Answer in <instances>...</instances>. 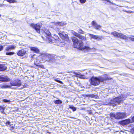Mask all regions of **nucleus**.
<instances>
[{"label":"nucleus","mask_w":134,"mask_h":134,"mask_svg":"<svg viewBox=\"0 0 134 134\" xmlns=\"http://www.w3.org/2000/svg\"><path fill=\"white\" fill-rule=\"evenodd\" d=\"M30 26L32 27L39 34L41 35L42 38L46 37L49 42H51L52 39L51 34L48 29L44 27L41 30V28L42 26V24L41 23H38L36 24L32 23L30 24Z\"/></svg>","instance_id":"1"},{"label":"nucleus","mask_w":134,"mask_h":134,"mask_svg":"<svg viewBox=\"0 0 134 134\" xmlns=\"http://www.w3.org/2000/svg\"><path fill=\"white\" fill-rule=\"evenodd\" d=\"M129 95L128 94H122L120 96L116 97L111 100L110 103L113 106H115L117 104H119L120 103L122 102L123 100L125 99L126 97Z\"/></svg>","instance_id":"2"},{"label":"nucleus","mask_w":134,"mask_h":134,"mask_svg":"<svg viewBox=\"0 0 134 134\" xmlns=\"http://www.w3.org/2000/svg\"><path fill=\"white\" fill-rule=\"evenodd\" d=\"M71 38L73 42V45L74 48L80 50L84 49L83 43L82 41H79L77 38L75 37H72Z\"/></svg>","instance_id":"3"},{"label":"nucleus","mask_w":134,"mask_h":134,"mask_svg":"<svg viewBox=\"0 0 134 134\" xmlns=\"http://www.w3.org/2000/svg\"><path fill=\"white\" fill-rule=\"evenodd\" d=\"M111 117L113 118L116 119H120L126 118L127 117L125 113L117 112L116 113H111L110 114Z\"/></svg>","instance_id":"4"},{"label":"nucleus","mask_w":134,"mask_h":134,"mask_svg":"<svg viewBox=\"0 0 134 134\" xmlns=\"http://www.w3.org/2000/svg\"><path fill=\"white\" fill-rule=\"evenodd\" d=\"M64 31H62L61 32L59 33L58 34L63 41L69 42L70 41L69 37L67 34H64Z\"/></svg>","instance_id":"5"},{"label":"nucleus","mask_w":134,"mask_h":134,"mask_svg":"<svg viewBox=\"0 0 134 134\" xmlns=\"http://www.w3.org/2000/svg\"><path fill=\"white\" fill-rule=\"evenodd\" d=\"M91 83L93 85L97 86L99 85L100 83V81L99 78V76L98 77H96L93 76L91 79Z\"/></svg>","instance_id":"6"},{"label":"nucleus","mask_w":134,"mask_h":134,"mask_svg":"<svg viewBox=\"0 0 134 134\" xmlns=\"http://www.w3.org/2000/svg\"><path fill=\"white\" fill-rule=\"evenodd\" d=\"M11 86H17L19 87L21 85V81L19 79H17L10 82Z\"/></svg>","instance_id":"7"},{"label":"nucleus","mask_w":134,"mask_h":134,"mask_svg":"<svg viewBox=\"0 0 134 134\" xmlns=\"http://www.w3.org/2000/svg\"><path fill=\"white\" fill-rule=\"evenodd\" d=\"M89 36L91 37V38L96 40L98 41H100L102 40L105 39L104 36H99L92 34H90Z\"/></svg>","instance_id":"8"},{"label":"nucleus","mask_w":134,"mask_h":134,"mask_svg":"<svg viewBox=\"0 0 134 134\" xmlns=\"http://www.w3.org/2000/svg\"><path fill=\"white\" fill-rule=\"evenodd\" d=\"M99 78L101 82H103L106 80H111L112 78L109 77L108 75H103L101 76H99Z\"/></svg>","instance_id":"9"},{"label":"nucleus","mask_w":134,"mask_h":134,"mask_svg":"<svg viewBox=\"0 0 134 134\" xmlns=\"http://www.w3.org/2000/svg\"><path fill=\"white\" fill-rule=\"evenodd\" d=\"M26 53V51L24 49L19 50L17 52V55L20 57H22L24 56Z\"/></svg>","instance_id":"10"},{"label":"nucleus","mask_w":134,"mask_h":134,"mask_svg":"<svg viewBox=\"0 0 134 134\" xmlns=\"http://www.w3.org/2000/svg\"><path fill=\"white\" fill-rule=\"evenodd\" d=\"M40 61L38 59H36L34 62V64L35 65L37 66L38 67H40V68L44 69L45 68L44 66L43 65H40Z\"/></svg>","instance_id":"11"},{"label":"nucleus","mask_w":134,"mask_h":134,"mask_svg":"<svg viewBox=\"0 0 134 134\" xmlns=\"http://www.w3.org/2000/svg\"><path fill=\"white\" fill-rule=\"evenodd\" d=\"M132 123L131 120L128 119L120 121V124L122 125H127L129 123Z\"/></svg>","instance_id":"12"},{"label":"nucleus","mask_w":134,"mask_h":134,"mask_svg":"<svg viewBox=\"0 0 134 134\" xmlns=\"http://www.w3.org/2000/svg\"><path fill=\"white\" fill-rule=\"evenodd\" d=\"M10 81V79L7 76H5L4 77L3 75L0 76V81L2 82H7L9 81Z\"/></svg>","instance_id":"13"},{"label":"nucleus","mask_w":134,"mask_h":134,"mask_svg":"<svg viewBox=\"0 0 134 134\" xmlns=\"http://www.w3.org/2000/svg\"><path fill=\"white\" fill-rule=\"evenodd\" d=\"M92 25L94 28L97 29H100L101 27V26L100 25H98L94 21H92Z\"/></svg>","instance_id":"14"},{"label":"nucleus","mask_w":134,"mask_h":134,"mask_svg":"<svg viewBox=\"0 0 134 134\" xmlns=\"http://www.w3.org/2000/svg\"><path fill=\"white\" fill-rule=\"evenodd\" d=\"M7 69V67L4 64H0V71H4Z\"/></svg>","instance_id":"15"},{"label":"nucleus","mask_w":134,"mask_h":134,"mask_svg":"<svg viewBox=\"0 0 134 134\" xmlns=\"http://www.w3.org/2000/svg\"><path fill=\"white\" fill-rule=\"evenodd\" d=\"M30 49L31 51L37 53H38L40 52L39 49L37 47H31L30 48Z\"/></svg>","instance_id":"16"},{"label":"nucleus","mask_w":134,"mask_h":134,"mask_svg":"<svg viewBox=\"0 0 134 134\" xmlns=\"http://www.w3.org/2000/svg\"><path fill=\"white\" fill-rule=\"evenodd\" d=\"M6 108V106L4 105H0V111L3 114H5L4 110Z\"/></svg>","instance_id":"17"},{"label":"nucleus","mask_w":134,"mask_h":134,"mask_svg":"<svg viewBox=\"0 0 134 134\" xmlns=\"http://www.w3.org/2000/svg\"><path fill=\"white\" fill-rule=\"evenodd\" d=\"M40 55L41 56V58L43 60L46 59L48 57V55L46 53H41L40 54Z\"/></svg>","instance_id":"18"},{"label":"nucleus","mask_w":134,"mask_h":134,"mask_svg":"<svg viewBox=\"0 0 134 134\" xmlns=\"http://www.w3.org/2000/svg\"><path fill=\"white\" fill-rule=\"evenodd\" d=\"M16 46L14 45L10 46L7 47L6 49V50L7 51L11 50L14 49H15Z\"/></svg>","instance_id":"19"},{"label":"nucleus","mask_w":134,"mask_h":134,"mask_svg":"<svg viewBox=\"0 0 134 134\" xmlns=\"http://www.w3.org/2000/svg\"><path fill=\"white\" fill-rule=\"evenodd\" d=\"M119 37V38L124 40H127L128 37L126 35L123 34L122 33H120Z\"/></svg>","instance_id":"20"},{"label":"nucleus","mask_w":134,"mask_h":134,"mask_svg":"<svg viewBox=\"0 0 134 134\" xmlns=\"http://www.w3.org/2000/svg\"><path fill=\"white\" fill-rule=\"evenodd\" d=\"M120 33H119L115 31L112 32L110 34L113 35L115 37L119 38Z\"/></svg>","instance_id":"21"},{"label":"nucleus","mask_w":134,"mask_h":134,"mask_svg":"<svg viewBox=\"0 0 134 134\" xmlns=\"http://www.w3.org/2000/svg\"><path fill=\"white\" fill-rule=\"evenodd\" d=\"M54 102L55 104H61L62 102L60 99H57L55 100L54 101Z\"/></svg>","instance_id":"22"},{"label":"nucleus","mask_w":134,"mask_h":134,"mask_svg":"<svg viewBox=\"0 0 134 134\" xmlns=\"http://www.w3.org/2000/svg\"><path fill=\"white\" fill-rule=\"evenodd\" d=\"M9 86L6 84H1L0 85V87L2 88H8Z\"/></svg>","instance_id":"23"},{"label":"nucleus","mask_w":134,"mask_h":134,"mask_svg":"<svg viewBox=\"0 0 134 134\" xmlns=\"http://www.w3.org/2000/svg\"><path fill=\"white\" fill-rule=\"evenodd\" d=\"M84 52L86 51L88 52L91 49L89 47L84 46Z\"/></svg>","instance_id":"24"},{"label":"nucleus","mask_w":134,"mask_h":134,"mask_svg":"<svg viewBox=\"0 0 134 134\" xmlns=\"http://www.w3.org/2000/svg\"><path fill=\"white\" fill-rule=\"evenodd\" d=\"M69 108L71 109L73 111H75L76 110V108L74 107V106L73 105H70Z\"/></svg>","instance_id":"25"},{"label":"nucleus","mask_w":134,"mask_h":134,"mask_svg":"<svg viewBox=\"0 0 134 134\" xmlns=\"http://www.w3.org/2000/svg\"><path fill=\"white\" fill-rule=\"evenodd\" d=\"M7 2L9 3H16L17 2L15 0H5Z\"/></svg>","instance_id":"26"},{"label":"nucleus","mask_w":134,"mask_h":134,"mask_svg":"<svg viewBox=\"0 0 134 134\" xmlns=\"http://www.w3.org/2000/svg\"><path fill=\"white\" fill-rule=\"evenodd\" d=\"M52 37L56 40H58L59 39L58 36L55 34H54L53 35V37Z\"/></svg>","instance_id":"27"},{"label":"nucleus","mask_w":134,"mask_h":134,"mask_svg":"<svg viewBox=\"0 0 134 134\" xmlns=\"http://www.w3.org/2000/svg\"><path fill=\"white\" fill-rule=\"evenodd\" d=\"M14 54V52H7L6 53V54L7 55H13Z\"/></svg>","instance_id":"28"},{"label":"nucleus","mask_w":134,"mask_h":134,"mask_svg":"<svg viewBox=\"0 0 134 134\" xmlns=\"http://www.w3.org/2000/svg\"><path fill=\"white\" fill-rule=\"evenodd\" d=\"M128 38L130 39L131 41H134V36H130Z\"/></svg>","instance_id":"29"},{"label":"nucleus","mask_w":134,"mask_h":134,"mask_svg":"<svg viewBox=\"0 0 134 134\" xmlns=\"http://www.w3.org/2000/svg\"><path fill=\"white\" fill-rule=\"evenodd\" d=\"M54 80L55 81L57 82H58V83H61L62 84H63V82L62 81H60L59 80H57V79H54Z\"/></svg>","instance_id":"30"},{"label":"nucleus","mask_w":134,"mask_h":134,"mask_svg":"<svg viewBox=\"0 0 134 134\" xmlns=\"http://www.w3.org/2000/svg\"><path fill=\"white\" fill-rule=\"evenodd\" d=\"M72 33L74 35L77 37H79V34H78L75 32H73Z\"/></svg>","instance_id":"31"},{"label":"nucleus","mask_w":134,"mask_h":134,"mask_svg":"<svg viewBox=\"0 0 134 134\" xmlns=\"http://www.w3.org/2000/svg\"><path fill=\"white\" fill-rule=\"evenodd\" d=\"M3 102L5 103H8L10 102V100L6 99H3Z\"/></svg>","instance_id":"32"},{"label":"nucleus","mask_w":134,"mask_h":134,"mask_svg":"<svg viewBox=\"0 0 134 134\" xmlns=\"http://www.w3.org/2000/svg\"><path fill=\"white\" fill-rule=\"evenodd\" d=\"M10 123H11V122L10 121H7L6 122L5 124L7 126H8V125H9Z\"/></svg>","instance_id":"33"},{"label":"nucleus","mask_w":134,"mask_h":134,"mask_svg":"<svg viewBox=\"0 0 134 134\" xmlns=\"http://www.w3.org/2000/svg\"><path fill=\"white\" fill-rule=\"evenodd\" d=\"M9 126L12 129H14V126L13 124H11L10 123Z\"/></svg>","instance_id":"34"},{"label":"nucleus","mask_w":134,"mask_h":134,"mask_svg":"<svg viewBox=\"0 0 134 134\" xmlns=\"http://www.w3.org/2000/svg\"><path fill=\"white\" fill-rule=\"evenodd\" d=\"M79 37L80 39L81 40L83 39L84 38L83 37L81 36L80 34H79V37Z\"/></svg>","instance_id":"35"},{"label":"nucleus","mask_w":134,"mask_h":134,"mask_svg":"<svg viewBox=\"0 0 134 134\" xmlns=\"http://www.w3.org/2000/svg\"><path fill=\"white\" fill-rule=\"evenodd\" d=\"M3 49V46H0V51H2Z\"/></svg>","instance_id":"36"},{"label":"nucleus","mask_w":134,"mask_h":134,"mask_svg":"<svg viewBox=\"0 0 134 134\" xmlns=\"http://www.w3.org/2000/svg\"><path fill=\"white\" fill-rule=\"evenodd\" d=\"M103 1H107V2H109V3H111V4H113V3L111 2L109 0H103Z\"/></svg>","instance_id":"37"},{"label":"nucleus","mask_w":134,"mask_h":134,"mask_svg":"<svg viewBox=\"0 0 134 134\" xmlns=\"http://www.w3.org/2000/svg\"><path fill=\"white\" fill-rule=\"evenodd\" d=\"M89 96L90 97H92V98H94V97L96 96L94 94H92L90 95H89Z\"/></svg>","instance_id":"38"},{"label":"nucleus","mask_w":134,"mask_h":134,"mask_svg":"<svg viewBox=\"0 0 134 134\" xmlns=\"http://www.w3.org/2000/svg\"><path fill=\"white\" fill-rule=\"evenodd\" d=\"M132 120H131L132 122H134V116H133L132 118H131Z\"/></svg>","instance_id":"39"},{"label":"nucleus","mask_w":134,"mask_h":134,"mask_svg":"<svg viewBox=\"0 0 134 134\" xmlns=\"http://www.w3.org/2000/svg\"><path fill=\"white\" fill-rule=\"evenodd\" d=\"M74 74L75 75V76L77 77L79 75V74L75 72H74Z\"/></svg>","instance_id":"40"},{"label":"nucleus","mask_w":134,"mask_h":134,"mask_svg":"<svg viewBox=\"0 0 134 134\" xmlns=\"http://www.w3.org/2000/svg\"><path fill=\"white\" fill-rule=\"evenodd\" d=\"M80 2L81 3H84V0H79Z\"/></svg>","instance_id":"41"},{"label":"nucleus","mask_w":134,"mask_h":134,"mask_svg":"<svg viewBox=\"0 0 134 134\" xmlns=\"http://www.w3.org/2000/svg\"><path fill=\"white\" fill-rule=\"evenodd\" d=\"M102 31L103 32H106V33H107V32H105V31H104V30H102Z\"/></svg>","instance_id":"42"},{"label":"nucleus","mask_w":134,"mask_h":134,"mask_svg":"<svg viewBox=\"0 0 134 134\" xmlns=\"http://www.w3.org/2000/svg\"><path fill=\"white\" fill-rule=\"evenodd\" d=\"M26 87V86H23V87Z\"/></svg>","instance_id":"43"},{"label":"nucleus","mask_w":134,"mask_h":134,"mask_svg":"<svg viewBox=\"0 0 134 134\" xmlns=\"http://www.w3.org/2000/svg\"><path fill=\"white\" fill-rule=\"evenodd\" d=\"M126 12H127V13H129V12H130V11L127 12V11H126Z\"/></svg>","instance_id":"44"},{"label":"nucleus","mask_w":134,"mask_h":134,"mask_svg":"<svg viewBox=\"0 0 134 134\" xmlns=\"http://www.w3.org/2000/svg\"><path fill=\"white\" fill-rule=\"evenodd\" d=\"M134 131V127L132 129Z\"/></svg>","instance_id":"45"},{"label":"nucleus","mask_w":134,"mask_h":134,"mask_svg":"<svg viewBox=\"0 0 134 134\" xmlns=\"http://www.w3.org/2000/svg\"><path fill=\"white\" fill-rule=\"evenodd\" d=\"M86 1V0H84V3Z\"/></svg>","instance_id":"46"},{"label":"nucleus","mask_w":134,"mask_h":134,"mask_svg":"<svg viewBox=\"0 0 134 134\" xmlns=\"http://www.w3.org/2000/svg\"><path fill=\"white\" fill-rule=\"evenodd\" d=\"M1 14H0V17H1Z\"/></svg>","instance_id":"47"},{"label":"nucleus","mask_w":134,"mask_h":134,"mask_svg":"<svg viewBox=\"0 0 134 134\" xmlns=\"http://www.w3.org/2000/svg\"><path fill=\"white\" fill-rule=\"evenodd\" d=\"M132 12H130V13H131Z\"/></svg>","instance_id":"48"},{"label":"nucleus","mask_w":134,"mask_h":134,"mask_svg":"<svg viewBox=\"0 0 134 134\" xmlns=\"http://www.w3.org/2000/svg\"><path fill=\"white\" fill-rule=\"evenodd\" d=\"M108 34H110L109 33H108Z\"/></svg>","instance_id":"49"},{"label":"nucleus","mask_w":134,"mask_h":134,"mask_svg":"<svg viewBox=\"0 0 134 134\" xmlns=\"http://www.w3.org/2000/svg\"><path fill=\"white\" fill-rule=\"evenodd\" d=\"M108 34H110L109 33H108Z\"/></svg>","instance_id":"50"},{"label":"nucleus","mask_w":134,"mask_h":134,"mask_svg":"<svg viewBox=\"0 0 134 134\" xmlns=\"http://www.w3.org/2000/svg\"><path fill=\"white\" fill-rule=\"evenodd\" d=\"M102 0L103 1V0Z\"/></svg>","instance_id":"51"}]
</instances>
